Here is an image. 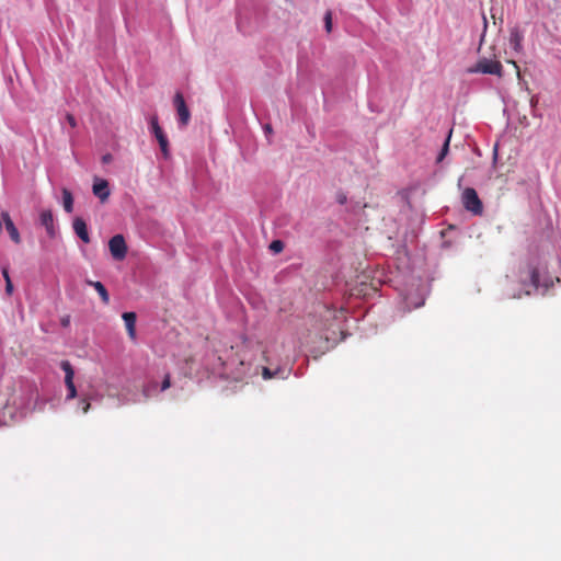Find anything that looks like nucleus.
Returning a JSON list of instances; mask_svg holds the SVG:
<instances>
[{"label": "nucleus", "mask_w": 561, "mask_h": 561, "mask_svg": "<svg viewBox=\"0 0 561 561\" xmlns=\"http://www.w3.org/2000/svg\"><path fill=\"white\" fill-rule=\"evenodd\" d=\"M471 73H485L495 75L497 77L503 76V67L499 60H492L489 58H480L477 64L469 69Z\"/></svg>", "instance_id": "nucleus-1"}, {"label": "nucleus", "mask_w": 561, "mask_h": 561, "mask_svg": "<svg viewBox=\"0 0 561 561\" xmlns=\"http://www.w3.org/2000/svg\"><path fill=\"white\" fill-rule=\"evenodd\" d=\"M463 207L474 215H481L483 210L482 202L480 201L477 192L472 187H467L462 192Z\"/></svg>", "instance_id": "nucleus-2"}, {"label": "nucleus", "mask_w": 561, "mask_h": 561, "mask_svg": "<svg viewBox=\"0 0 561 561\" xmlns=\"http://www.w3.org/2000/svg\"><path fill=\"white\" fill-rule=\"evenodd\" d=\"M150 129L160 146L163 157L169 158V154H170L169 153V140H168V137L164 134L163 129L159 125L157 115H154L150 118Z\"/></svg>", "instance_id": "nucleus-3"}, {"label": "nucleus", "mask_w": 561, "mask_h": 561, "mask_svg": "<svg viewBox=\"0 0 561 561\" xmlns=\"http://www.w3.org/2000/svg\"><path fill=\"white\" fill-rule=\"evenodd\" d=\"M108 248L112 256L115 260L122 261L126 257L127 245L122 234H115L108 241Z\"/></svg>", "instance_id": "nucleus-4"}, {"label": "nucleus", "mask_w": 561, "mask_h": 561, "mask_svg": "<svg viewBox=\"0 0 561 561\" xmlns=\"http://www.w3.org/2000/svg\"><path fill=\"white\" fill-rule=\"evenodd\" d=\"M174 106L176 108L179 121L182 126H186L191 118L190 110L185 103L184 96L182 93L176 92L174 95Z\"/></svg>", "instance_id": "nucleus-5"}, {"label": "nucleus", "mask_w": 561, "mask_h": 561, "mask_svg": "<svg viewBox=\"0 0 561 561\" xmlns=\"http://www.w3.org/2000/svg\"><path fill=\"white\" fill-rule=\"evenodd\" d=\"M41 225L46 229L47 234L50 238H55L56 236V227L54 222L53 211L50 209H45L39 214Z\"/></svg>", "instance_id": "nucleus-6"}, {"label": "nucleus", "mask_w": 561, "mask_h": 561, "mask_svg": "<svg viewBox=\"0 0 561 561\" xmlns=\"http://www.w3.org/2000/svg\"><path fill=\"white\" fill-rule=\"evenodd\" d=\"M92 192L101 202H105L110 196L108 182L106 180L95 179Z\"/></svg>", "instance_id": "nucleus-7"}, {"label": "nucleus", "mask_w": 561, "mask_h": 561, "mask_svg": "<svg viewBox=\"0 0 561 561\" xmlns=\"http://www.w3.org/2000/svg\"><path fill=\"white\" fill-rule=\"evenodd\" d=\"M1 217L3 220L4 227H5V230L8 231L11 240L14 243L19 244L21 242V237H20L19 230L15 227L14 222L12 221L9 213H2Z\"/></svg>", "instance_id": "nucleus-8"}, {"label": "nucleus", "mask_w": 561, "mask_h": 561, "mask_svg": "<svg viewBox=\"0 0 561 561\" xmlns=\"http://www.w3.org/2000/svg\"><path fill=\"white\" fill-rule=\"evenodd\" d=\"M72 227H73V230H75L76 234L84 243H89L90 242V237H89V233H88L87 224H85V221L82 218H80V217L75 218V220L72 222Z\"/></svg>", "instance_id": "nucleus-9"}, {"label": "nucleus", "mask_w": 561, "mask_h": 561, "mask_svg": "<svg viewBox=\"0 0 561 561\" xmlns=\"http://www.w3.org/2000/svg\"><path fill=\"white\" fill-rule=\"evenodd\" d=\"M122 318L125 322L128 336L131 340H136V319H137L136 313L135 312H124Z\"/></svg>", "instance_id": "nucleus-10"}, {"label": "nucleus", "mask_w": 561, "mask_h": 561, "mask_svg": "<svg viewBox=\"0 0 561 561\" xmlns=\"http://www.w3.org/2000/svg\"><path fill=\"white\" fill-rule=\"evenodd\" d=\"M523 34L518 28L511 30L510 33V44L514 50L520 51L523 49Z\"/></svg>", "instance_id": "nucleus-11"}, {"label": "nucleus", "mask_w": 561, "mask_h": 561, "mask_svg": "<svg viewBox=\"0 0 561 561\" xmlns=\"http://www.w3.org/2000/svg\"><path fill=\"white\" fill-rule=\"evenodd\" d=\"M87 284L91 287H93L98 294L100 295L101 297V300L103 304L107 305L110 302V295L107 293V289L105 288V286L101 283V282H98V280H87Z\"/></svg>", "instance_id": "nucleus-12"}, {"label": "nucleus", "mask_w": 561, "mask_h": 561, "mask_svg": "<svg viewBox=\"0 0 561 561\" xmlns=\"http://www.w3.org/2000/svg\"><path fill=\"white\" fill-rule=\"evenodd\" d=\"M62 204H64V209L67 211V213H71L72 209H73V197H72V194L69 190L67 188H62Z\"/></svg>", "instance_id": "nucleus-13"}, {"label": "nucleus", "mask_w": 561, "mask_h": 561, "mask_svg": "<svg viewBox=\"0 0 561 561\" xmlns=\"http://www.w3.org/2000/svg\"><path fill=\"white\" fill-rule=\"evenodd\" d=\"M60 367L65 371V383L73 381L75 371L71 364L68 360H62Z\"/></svg>", "instance_id": "nucleus-14"}, {"label": "nucleus", "mask_w": 561, "mask_h": 561, "mask_svg": "<svg viewBox=\"0 0 561 561\" xmlns=\"http://www.w3.org/2000/svg\"><path fill=\"white\" fill-rule=\"evenodd\" d=\"M528 277L530 279L529 286L533 289H537L539 286V272L537 268L533 267L528 271Z\"/></svg>", "instance_id": "nucleus-15"}, {"label": "nucleus", "mask_w": 561, "mask_h": 561, "mask_svg": "<svg viewBox=\"0 0 561 561\" xmlns=\"http://www.w3.org/2000/svg\"><path fill=\"white\" fill-rule=\"evenodd\" d=\"M450 135H451V130L449 131V135H448V137L446 138V140H445V142L443 145L442 151H440V153L437 157V162H440L445 158L447 152H448Z\"/></svg>", "instance_id": "nucleus-16"}, {"label": "nucleus", "mask_w": 561, "mask_h": 561, "mask_svg": "<svg viewBox=\"0 0 561 561\" xmlns=\"http://www.w3.org/2000/svg\"><path fill=\"white\" fill-rule=\"evenodd\" d=\"M68 393H67V400L75 399L77 397V389L73 383V381H70V383H66Z\"/></svg>", "instance_id": "nucleus-17"}, {"label": "nucleus", "mask_w": 561, "mask_h": 561, "mask_svg": "<svg viewBox=\"0 0 561 561\" xmlns=\"http://www.w3.org/2000/svg\"><path fill=\"white\" fill-rule=\"evenodd\" d=\"M324 26H325V31L328 33H330L332 30V13H331V11H328L324 15Z\"/></svg>", "instance_id": "nucleus-18"}, {"label": "nucleus", "mask_w": 561, "mask_h": 561, "mask_svg": "<svg viewBox=\"0 0 561 561\" xmlns=\"http://www.w3.org/2000/svg\"><path fill=\"white\" fill-rule=\"evenodd\" d=\"M284 248V244L280 240H275L271 243L270 249L276 253L280 252Z\"/></svg>", "instance_id": "nucleus-19"}, {"label": "nucleus", "mask_w": 561, "mask_h": 561, "mask_svg": "<svg viewBox=\"0 0 561 561\" xmlns=\"http://www.w3.org/2000/svg\"><path fill=\"white\" fill-rule=\"evenodd\" d=\"M171 387V377L169 374L165 375L162 383H161V390L164 391Z\"/></svg>", "instance_id": "nucleus-20"}, {"label": "nucleus", "mask_w": 561, "mask_h": 561, "mask_svg": "<svg viewBox=\"0 0 561 561\" xmlns=\"http://www.w3.org/2000/svg\"><path fill=\"white\" fill-rule=\"evenodd\" d=\"M80 407H81V410H82L83 413H88V411L91 408V404H90V402L87 399H82L80 401Z\"/></svg>", "instance_id": "nucleus-21"}, {"label": "nucleus", "mask_w": 561, "mask_h": 561, "mask_svg": "<svg viewBox=\"0 0 561 561\" xmlns=\"http://www.w3.org/2000/svg\"><path fill=\"white\" fill-rule=\"evenodd\" d=\"M66 119H67L68 124L70 125V127H72V128L77 127V121L72 114L68 113L66 115Z\"/></svg>", "instance_id": "nucleus-22"}, {"label": "nucleus", "mask_w": 561, "mask_h": 561, "mask_svg": "<svg viewBox=\"0 0 561 561\" xmlns=\"http://www.w3.org/2000/svg\"><path fill=\"white\" fill-rule=\"evenodd\" d=\"M262 375H263L264 379H271L274 377L275 373H273L268 368L264 367Z\"/></svg>", "instance_id": "nucleus-23"}, {"label": "nucleus", "mask_w": 561, "mask_h": 561, "mask_svg": "<svg viewBox=\"0 0 561 561\" xmlns=\"http://www.w3.org/2000/svg\"><path fill=\"white\" fill-rule=\"evenodd\" d=\"M5 293L8 295H12V293H13V284H12L11 279H8L5 282Z\"/></svg>", "instance_id": "nucleus-24"}, {"label": "nucleus", "mask_w": 561, "mask_h": 561, "mask_svg": "<svg viewBox=\"0 0 561 561\" xmlns=\"http://www.w3.org/2000/svg\"><path fill=\"white\" fill-rule=\"evenodd\" d=\"M346 201H347V197H346V195H345L344 193H340V194H337V202H339L340 204H342V205H343V204H345V203H346Z\"/></svg>", "instance_id": "nucleus-25"}, {"label": "nucleus", "mask_w": 561, "mask_h": 561, "mask_svg": "<svg viewBox=\"0 0 561 561\" xmlns=\"http://www.w3.org/2000/svg\"><path fill=\"white\" fill-rule=\"evenodd\" d=\"M2 275H3V278L4 280L7 282L8 279H11L10 278V275H9V270L7 266L2 267Z\"/></svg>", "instance_id": "nucleus-26"}, {"label": "nucleus", "mask_w": 561, "mask_h": 561, "mask_svg": "<svg viewBox=\"0 0 561 561\" xmlns=\"http://www.w3.org/2000/svg\"><path fill=\"white\" fill-rule=\"evenodd\" d=\"M111 161H112V156H111L110 153L104 154V156L102 157V162H103V163H108V162H111Z\"/></svg>", "instance_id": "nucleus-27"}, {"label": "nucleus", "mask_w": 561, "mask_h": 561, "mask_svg": "<svg viewBox=\"0 0 561 561\" xmlns=\"http://www.w3.org/2000/svg\"><path fill=\"white\" fill-rule=\"evenodd\" d=\"M510 62L517 69V75L519 77L520 72H519V68H518L517 64L515 61H510Z\"/></svg>", "instance_id": "nucleus-28"}, {"label": "nucleus", "mask_w": 561, "mask_h": 561, "mask_svg": "<svg viewBox=\"0 0 561 561\" xmlns=\"http://www.w3.org/2000/svg\"><path fill=\"white\" fill-rule=\"evenodd\" d=\"M144 394H145L146 397H149V396H150V393H149V388H145V389H144Z\"/></svg>", "instance_id": "nucleus-29"}, {"label": "nucleus", "mask_w": 561, "mask_h": 561, "mask_svg": "<svg viewBox=\"0 0 561 561\" xmlns=\"http://www.w3.org/2000/svg\"><path fill=\"white\" fill-rule=\"evenodd\" d=\"M483 23H484V30H485V28H486V26H488V22H486V18H485V15H483Z\"/></svg>", "instance_id": "nucleus-30"}, {"label": "nucleus", "mask_w": 561, "mask_h": 561, "mask_svg": "<svg viewBox=\"0 0 561 561\" xmlns=\"http://www.w3.org/2000/svg\"><path fill=\"white\" fill-rule=\"evenodd\" d=\"M265 130H266L267 133H271V131H272L271 126H270V125H266V126H265Z\"/></svg>", "instance_id": "nucleus-31"}, {"label": "nucleus", "mask_w": 561, "mask_h": 561, "mask_svg": "<svg viewBox=\"0 0 561 561\" xmlns=\"http://www.w3.org/2000/svg\"><path fill=\"white\" fill-rule=\"evenodd\" d=\"M525 293H526V295H530L531 294L530 289H526Z\"/></svg>", "instance_id": "nucleus-32"}, {"label": "nucleus", "mask_w": 561, "mask_h": 561, "mask_svg": "<svg viewBox=\"0 0 561 561\" xmlns=\"http://www.w3.org/2000/svg\"><path fill=\"white\" fill-rule=\"evenodd\" d=\"M67 323H68V320H64V321H62V324H64V325H67Z\"/></svg>", "instance_id": "nucleus-33"}]
</instances>
